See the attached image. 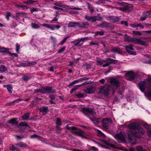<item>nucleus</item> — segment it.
<instances>
[{"mask_svg":"<svg viewBox=\"0 0 151 151\" xmlns=\"http://www.w3.org/2000/svg\"><path fill=\"white\" fill-rule=\"evenodd\" d=\"M34 2L31 0H28L25 1H24L23 3L25 4H32Z\"/></svg>","mask_w":151,"mask_h":151,"instance_id":"33","label":"nucleus"},{"mask_svg":"<svg viewBox=\"0 0 151 151\" xmlns=\"http://www.w3.org/2000/svg\"><path fill=\"white\" fill-rule=\"evenodd\" d=\"M11 14L9 12H8L7 13L6 15V18L8 20H9V17L11 16Z\"/></svg>","mask_w":151,"mask_h":151,"instance_id":"39","label":"nucleus"},{"mask_svg":"<svg viewBox=\"0 0 151 151\" xmlns=\"http://www.w3.org/2000/svg\"><path fill=\"white\" fill-rule=\"evenodd\" d=\"M83 95L82 93H80L76 95V96L78 98H82L83 97Z\"/></svg>","mask_w":151,"mask_h":151,"instance_id":"45","label":"nucleus"},{"mask_svg":"<svg viewBox=\"0 0 151 151\" xmlns=\"http://www.w3.org/2000/svg\"><path fill=\"white\" fill-rule=\"evenodd\" d=\"M145 14L147 16L151 18V11H147Z\"/></svg>","mask_w":151,"mask_h":151,"instance_id":"34","label":"nucleus"},{"mask_svg":"<svg viewBox=\"0 0 151 151\" xmlns=\"http://www.w3.org/2000/svg\"><path fill=\"white\" fill-rule=\"evenodd\" d=\"M132 37H129L127 35H125L124 37V40L125 41L132 42Z\"/></svg>","mask_w":151,"mask_h":151,"instance_id":"19","label":"nucleus"},{"mask_svg":"<svg viewBox=\"0 0 151 151\" xmlns=\"http://www.w3.org/2000/svg\"><path fill=\"white\" fill-rule=\"evenodd\" d=\"M80 25L78 22H70L68 23V26L70 27H74Z\"/></svg>","mask_w":151,"mask_h":151,"instance_id":"12","label":"nucleus"},{"mask_svg":"<svg viewBox=\"0 0 151 151\" xmlns=\"http://www.w3.org/2000/svg\"><path fill=\"white\" fill-rule=\"evenodd\" d=\"M104 32L103 31H100V32H97L95 34L96 35H103L104 34Z\"/></svg>","mask_w":151,"mask_h":151,"instance_id":"35","label":"nucleus"},{"mask_svg":"<svg viewBox=\"0 0 151 151\" xmlns=\"http://www.w3.org/2000/svg\"><path fill=\"white\" fill-rule=\"evenodd\" d=\"M143 33H151V31H142V32Z\"/></svg>","mask_w":151,"mask_h":151,"instance_id":"62","label":"nucleus"},{"mask_svg":"<svg viewBox=\"0 0 151 151\" xmlns=\"http://www.w3.org/2000/svg\"><path fill=\"white\" fill-rule=\"evenodd\" d=\"M116 8L118 9H119L121 10H125V9L123 7H116Z\"/></svg>","mask_w":151,"mask_h":151,"instance_id":"61","label":"nucleus"},{"mask_svg":"<svg viewBox=\"0 0 151 151\" xmlns=\"http://www.w3.org/2000/svg\"><path fill=\"white\" fill-rule=\"evenodd\" d=\"M7 89H8V91L10 93H12V86H11V85H9L7 86Z\"/></svg>","mask_w":151,"mask_h":151,"instance_id":"29","label":"nucleus"},{"mask_svg":"<svg viewBox=\"0 0 151 151\" xmlns=\"http://www.w3.org/2000/svg\"><path fill=\"white\" fill-rule=\"evenodd\" d=\"M130 26L132 27L135 28L137 27V24H131L130 25Z\"/></svg>","mask_w":151,"mask_h":151,"instance_id":"49","label":"nucleus"},{"mask_svg":"<svg viewBox=\"0 0 151 151\" xmlns=\"http://www.w3.org/2000/svg\"><path fill=\"white\" fill-rule=\"evenodd\" d=\"M8 123L14 124L17 123V122L15 119H13L9 120V122H8Z\"/></svg>","mask_w":151,"mask_h":151,"instance_id":"24","label":"nucleus"},{"mask_svg":"<svg viewBox=\"0 0 151 151\" xmlns=\"http://www.w3.org/2000/svg\"><path fill=\"white\" fill-rule=\"evenodd\" d=\"M147 134L149 137L151 138V130H149L147 132Z\"/></svg>","mask_w":151,"mask_h":151,"instance_id":"47","label":"nucleus"},{"mask_svg":"<svg viewBox=\"0 0 151 151\" xmlns=\"http://www.w3.org/2000/svg\"><path fill=\"white\" fill-rule=\"evenodd\" d=\"M110 86H106L101 87V92L105 95H107L109 94Z\"/></svg>","mask_w":151,"mask_h":151,"instance_id":"7","label":"nucleus"},{"mask_svg":"<svg viewBox=\"0 0 151 151\" xmlns=\"http://www.w3.org/2000/svg\"><path fill=\"white\" fill-rule=\"evenodd\" d=\"M60 26L58 25H53V24H50L49 27V29H50L53 30L55 29H58L60 28Z\"/></svg>","mask_w":151,"mask_h":151,"instance_id":"14","label":"nucleus"},{"mask_svg":"<svg viewBox=\"0 0 151 151\" xmlns=\"http://www.w3.org/2000/svg\"><path fill=\"white\" fill-rule=\"evenodd\" d=\"M8 71L7 68L4 65L0 66V72L1 73L4 72H6Z\"/></svg>","mask_w":151,"mask_h":151,"instance_id":"17","label":"nucleus"},{"mask_svg":"<svg viewBox=\"0 0 151 151\" xmlns=\"http://www.w3.org/2000/svg\"><path fill=\"white\" fill-rule=\"evenodd\" d=\"M58 21V19L56 18V17H54L52 21Z\"/></svg>","mask_w":151,"mask_h":151,"instance_id":"64","label":"nucleus"},{"mask_svg":"<svg viewBox=\"0 0 151 151\" xmlns=\"http://www.w3.org/2000/svg\"><path fill=\"white\" fill-rule=\"evenodd\" d=\"M145 63L147 64H149L151 65V60H148L145 61L144 62Z\"/></svg>","mask_w":151,"mask_h":151,"instance_id":"52","label":"nucleus"},{"mask_svg":"<svg viewBox=\"0 0 151 151\" xmlns=\"http://www.w3.org/2000/svg\"><path fill=\"white\" fill-rule=\"evenodd\" d=\"M86 92L88 93H92L93 92L91 90L88 89L87 90Z\"/></svg>","mask_w":151,"mask_h":151,"instance_id":"53","label":"nucleus"},{"mask_svg":"<svg viewBox=\"0 0 151 151\" xmlns=\"http://www.w3.org/2000/svg\"><path fill=\"white\" fill-rule=\"evenodd\" d=\"M56 123V124L57 127L58 128V127L61 125V122L60 119L58 118L57 119Z\"/></svg>","mask_w":151,"mask_h":151,"instance_id":"26","label":"nucleus"},{"mask_svg":"<svg viewBox=\"0 0 151 151\" xmlns=\"http://www.w3.org/2000/svg\"><path fill=\"white\" fill-rule=\"evenodd\" d=\"M87 37H83L80 40L78 41V43H80V42L81 41H83V42H84L86 40H87Z\"/></svg>","mask_w":151,"mask_h":151,"instance_id":"41","label":"nucleus"},{"mask_svg":"<svg viewBox=\"0 0 151 151\" xmlns=\"http://www.w3.org/2000/svg\"><path fill=\"white\" fill-rule=\"evenodd\" d=\"M89 150H93L95 151H98V149L94 146L90 148H89Z\"/></svg>","mask_w":151,"mask_h":151,"instance_id":"38","label":"nucleus"},{"mask_svg":"<svg viewBox=\"0 0 151 151\" xmlns=\"http://www.w3.org/2000/svg\"><path fill=\"white\" fill-rule=\"evenodd\" d=\"M136 149L137 151H146L145 149H142L141 146H137L136 147Z\"/></svg>","mask_w":151,"mask_h":151,"instance_id":"31","label":"nucleus"},{"mask_svg":"<svg viewBox=\"0 0 151 151\" xmlns=\"http://www.w3.org/2000/svg\"><path fill=\"white\" fill-rule=\"evenodd\" d=\"M124 137L125 136L123 132H121L120 134H118L114 136V138L119 141L124 140Z\"/></svg>","mask_w":151,"mask_h":151,"instance_id":"10","label":"nucleus"},{"mask_svg":"<svg viewBox=\"0 0 151 151\" xmlns=\"http://www.w3.org/2000/svg\"><path fill=\"white\" fill-rule=\"evenodd\" d=\"M110 64V62H109L105 64H104L103 65V67H106L108 66Z\"/></svg>","mask_w":151,"mask_h":151,"instance_id":"54","label":"nucleus"},{"mask_svg":"<svg viewBox=\"0 0 151 151\" xmlns=\"http://www.w3.org/2000/svg\"><path fill=\"white\" fill-rule=\"evenodd\" d=\"M54 5L55 6H58L59 7H61L63 8H68L73 9L74 10H80V9L78 8L74 7L73 8L71 6H65L64 5L62 4H60V3H58V2H56V3H55L54 4Z\"/></svg>","mask_w":151,"mask_h":151,"instance_id":"8","label":"nucleus"},{"mask_svg":"<svg viewBox=\"0 0 151 151\" xmlns=\"http://www.w3.org/2000/svg\"><path fill=\"white\" fill-rule=\"evenodd\" d=\"M87 6H88V8L89 9H90L92 8L90 4H89V3H87Z\"/></svg>","mask_w":151,"mask_h":151,"instance_id":"58","label":"nucleus"},{"mask_svg":"<svg viewBox=\"0 0 151 151\" xmlns=\"http://www.w3.org/2000/svg\"><path fill=\"white\" fill-rule=\"evenodd\" d=\"M110 60V62H111L112 61V60L110 58H108L105 60H98L97 62L98 63V64L99 65H101L104 62H106L107 61Z\"/></svg>","mask_w":151,"mask_h":151,"instance_id":"13","label":"nucleus"},{"mask_svg":"<svg viewBox=\"0 0 151 151\" xmlns=\"http://www.w3.org/2000/svg\"><path fill=\"white\" fill-rule=\"evenodd\" d=\"M29 113H26L22 116L23 120H27L29 119Z\"/></svg>","mask_w":151,"mask_h":151,"instance_id":"22","label":"nucleus"},{"mask_svg":"<svg viewBox=\"0 0 151 151\" xmlns=\"http://www.w3.org/2000/svg\"><path fill=\"white\" fill-rule=\"evenodd\" d=\"M16 145L17 146H19L20 147H23L24 146V145L23 143L21 142H20L19 143H17V144H16Z\"/></svg>","mask_w":151,"mask_h":151,"instance_id":"40","label":"nucleus"},{"mask_svg":"<svg viewBox=\"0 0 151 151\" xmlns=\"http://www.w3.org/2000/svg\"><path fill=\"white\" fill-rule=\"evenodd\" d=\"M97 144V145L99 146H100L102 148H116L118 149H119V148L118 147H116L114 145H111L110 143L106 142L105 141H102V144L103 145H102L100 144V143H99V142H97V141H94Z\"/></svg>","mask_w":151,"mask_h":151,"instance_id":"4","label":"nucleus"},{"mask_svg":"<svg viewBox=\"0 0 151 151\" xmlns=\"http://www.w3.org/2000/svg\"><path fill=\"white\" fill-rule=\"evenodd\" d=\"M8 51V49L7 48H3L0 47V52H7Z\"/></svg>","mask_w":151,"mask_h":151,"instance_id":"30","label":"nucleus"},{"mask_svg":"<svg viewBox=\"0 0 151 151\" xmlns=\"http://www.w3.org/2000/svg\"><path fill=\"white\" fill-rule=\"evenodd\" d=\"M82 110L84 113L87 112L92 114H93L94 113L93 110L88 108H83V109Z\"/></svg>","mask_w":151,"mask_h":151,"instance_id":"15","label":"nucleus"},{"mask_svg":"<svg viewBox=\"0 0 151 151\" xmlns=\"http://www.w3.org/2000/svg\"><path fill=\"white\" fill-rule=\"evenodd\" d=\"M99 82L102 83H104L105 82V80L104 79H102L99 81Z\"/></svg>","mask_w":151,"mask_h":151,"instance_id":"60","label":"nucleus"},{"mask_svg":"<svg viewBox=\"0 0 151 151\" xmlns=\"http://www.w3.org/2000/svg\"><path fill=\"white\" fill-rule=\"evenodd\" d=\"M128 53L132 55H136V52H131L130 51V52Z\"/></svg>","mask_w":151,"mask_h":151,"instance_id":"56","label":"nucleus"},{"mask_svg":"<svg viewBox=\"0 0 151 151\" xmlns=\"http://www.w3.org/2000/svg\"><path fill=\"white\" fill-rule=\"evenodd\" d=\"M81 80V79H78V80H76L75 81L71 83H70V85H72L77 83L78 82H79V81H80Z\"/></svg>","mask_w":151,"mask_h":151,"instance_id":"42","label":"nucleus"},{"mask_svg":"<svg viewBox=\"0 0 151 151\" xmlns=\"http://www.w3.org/2000/svg\"><path fill=\"white\" fill-rule=\"evenodd\" d=\"M110 82L113 86L114 89H116L119 86V81L115 79H110Z\"/></svg>","mask_w":151,"mask_h":151,"instance_id":"9","label":"nucleus"},{"mask_svg":"<svg viewBox=\"0 0 151 151\" xmlns=\"http://www.w3.org/2000/svg\"><path fill=\"white\" fill-rule=\"evenodd\" d=\"M65 48H66V47H62V48L58 50V53H61V52H63L64 51V50H65Z\"/></svg>","mask_w":151,"mask_h":151,"instance_id":"37","label":"nucleus"},{"mask_svg":"<svg viewBox=\"0 0 151 151\" xmlns=\"http://www.w3.org/2000/svg\"><path fill=\"white\" fill-rule=\"evenodd\" d=\"M144 12L143 14H144V17H140V20L142 21H144V20H145V19H146V18L147 17H148L147 16H146V15L145 14H146V12Z\"/></svg>","mask_w":151,"mask_h":151,"instance_id":"28","label":"nucleus"},{"mask_svg":"<svg viewBox=\"0 0 151 151\" xmlns=\"http://www.w3.org/2000/svg\"><path fill=\"white\" fill-rule=\"evenodd\" d=\"M139 87L142 92H144L145 89L147 91L145 92V95L149 100H151V78L140 81Z\"/></svg>","mask_w":151,"mask_h":151,"instance_id":"2","label":"nucleus"},{"mask_svg":"<svg viewBox=\"0 0 151 151\" xmlns=\"http://www.w3.org/2000/svg\"><path fill=\"white\" fill-rule=\"evenodd\" d=\"M103 126L104 127H105V128H107V126L106 124H105V123L104 122L103 124Z\"/></svg>","mask_w":151,"mask_h":151,"instance_id":"63","label":"nucleus"},{"mask_svg":"<svg viewBox=\"0 0 151 151\" xmlns=\"http://www.w3.org/2000/svg\"><path fill=\"white\" fill-rule=\"evenodd\" d=\"M97 135L99 137H104V134L102 133L99 130L97 129Z\"/></svg>","mask_w":151,"mask_h":151,"instance_id":"25","label":"nucleus"},{"mask_svg":"<svg viewBox=\"0 0 151 151\" xmlns=\"http://www.w3.org/2000/svg\"><path fill=\"white\" fill-rule=\"evenodd\" d=\"M37 10V9L36 8H33L31 9V12H32L34 11H36Z\"/></svg>","mask_w":151,"mask_h":151,"instance_id":"59","label":"nucleus"},{"mask_svg":"<svg viewBox=\"0 0 151 151\" xmlns=\"http://www.w3.org/2000/svg\"><path fill=\"white\" fill-rule=\"evenodd\" d=\"M50 98L52 99H55V97L53 95H51L49 96Z\"/></svg>","mask_w":151,"mask_h":151,"instance_id":"55","label":"nucleus"},{"mask_svg":"<svg viewBox=\"0 0 151 151\" xmlns=\"http://www.w3.org/2000/svg\"><path fill=\"white\" fill-rule=\"evenodd\" d=\"M137 75L136 73L133 71H129L126 73L125 77L127 80H132L136 77Z\"/></svg>","mask_w":151,"mask_h":151,"instance_id":"6","label":"nucleus"},{"mask_svg":"<svg viewBox=\"0 0 151 151\" xmlns=\"http://www.w3.org/2000/svg\"><path fill=\"white\" fill-rule=\"evenodd\" d=\"M132 42L135 44H139L142 46L147 45L145 41L141 40L140 38H138L132 37Z\"/></svg>","mask_w":151,"mask_h":151,"instance_id":"5","label":"nucleus"},{"mask_svg":"<svg viewBox=\"0 0 151 151\" xmlns=\"http://www.w3.org/2000/svg\"><path fill=\"white\" fill-rule=\"evenodd\" d=\"M41 112L47 113L48 111V107L47 106H43L40 109Z\"/></svg>","mask_w":151,"mask_h":151,"instance_id":"20","label":"nucleus"},{"mask_svg":"<svg viewBox=\"0 0 151 151\" xmlns=\"http://www.w3.org/2000/svg\"><path fill=\"white\" fill-rule=\"evenodd\" d=\"M16 51L17 52H18L19 51L20 49V46L18 45L17 44L16 45Z\"/></svg>","mask_w":151,"mask_h":151,"instance_id":"51","label":"nucleus"},{"mask_svg":"<svg viewBox=\"0 0 151 151\" xmlns=\"http://www.w3.org/2000/svg\"><path fill=\"white\" fill-rule=\"evenodd\" d=\"M132 32L133 34L137 35H142L141 33L138 31H133Z\"/></svg>","mask_w":151,"mask_h":151,"instance_id":"32","label":"nucleus"},{"mask_svg":"<svg viewBox=\"0 0 151 151\" xmlns=\"http://www.w3.org/2000/svg\"><path fill=\"white\" fill-rule=\"evenodd\" d=\"M139 27L140 29H143L144 28V26L141 23L137 24V27Z\"/></svg>","mask_w":151,"mask_h":151,"instance_id":"44","label":"nucleus"},{"mask_svg":"<svg viewBox=\"0 0 151 151\" xmlns=\"http://www.w3.org/2000/svg\"><path fill=\"white\" fill-rule=\"evenodd\" d=\"M23 80L24 81H27L29 79V77L28 76H24L23 77Z\"/></svg>","mask_w":151,"mask_h":151,"instance_id":"46","label":"nucleus"},{"mask_svg":"<svg viewBox=\"0 0 151 151\" xmlns=\"http://www.w3.org/2000/svg\"><path fill=\"white\" fill-rule=\"evenodd\" d=\"M19 125L22 126H27V124L25 122H21L19 124Z\"/></svg>","mask_w":151,"mask_h":151,"instance_id":"48","label":"nucleus"},{"mask_svg":"<svg viewBox=\"0 0 151 151\" xmlns=\"http://www.w3.org/2000/svg\"><path fill=\"white\" fill-rule=\"evenodd\" d=\"M111 51L114 53H121V51L120 49L117 47L113 48Z\"/></svg>","mask_w":151,"mask_h":151,"instance_id":"18","label":"nucleus"},{"mask_svg":"<svg viewBox=\"0 0 151 151\" xmlns=\"http://www.w3.org/2000/svg\"><path fill=\"white\" fill-rule=\"evenodd\" d=\"M31 27L33 29H37L40 28V25L38 24L33 23L31 24Z\"/></svg>","mask_w":151,"mask_h":151,"instance_id":"21","label":"nucleus"},{"mask_svg":"<svg viewBox=\"0 0 151 151\" xmlns=\"http://www.w3.org/2000/svg\"><path fill=\"white\" fill-rule=\"evenodd\" d=\"M10 149L12 151H17L18 149L16 148L14 145H12L10 147Z\"/></svg>","mask_w":151,"mask_h":151,"instance_id":"27","label":"nucleus"},{"mask_svg":"<svg viewBox=\"0 0 151 151\" xmlns=\"http://www.w3.org/2000/svg\"><path fill=\"white\" fill-rule=\"evenodd\" d=\"M73 151H89V150H79L78 149H73Z\"/></svg>","mask_w":151,"mask_h":151,"instance_id":"57","label":"nucleus"},{"mask_svg":"<svg viewBox=\"0 0 151 151\" xmlns=\"http://www.w3.org/2000/svg\"><path fill=\"white\" fill-rule=\"evenodd\" d=\"M127 127L131 129L128 132L129 138L131 141L134 137H141L145 133L144 129L140 127L138 123H130Z\"/></svg>","mask_w":151,"mask_h":151,"instance_id":"1","label":"nucleus"},{"mask_svg":"<svg viewBox=\"0 0 151 151\" xmlns=\"http://www.w3.org/2000/svg\"><path fill=\"white\" fill-rule=\"evenodd\" d=\"M85 19L91 22H94L96 20L99 21V19L97 18L96 16L89 17L86 15L85 17Z\"/></svg>","mask_w":151,"mask_h":151,"instance_id":"11","label":"nucleus"},{"mask_svg":"<svg viewBox=\"0 0 151 151\" xmlns=\"http://www.w3.org/2000/svg\"><path fill=\"white\" fill-rule=\"evenodd\" d=\"M68 37L67 36V37H66L63 40L61 41V42L59 44V45H62L64 43V42H65V41L67 40V38H68Z\"/></svg>","mask_w":151,"mask_h":151,"instance_id":"36","label":"nucleus"},{"mask_svg":"<svg viewBox=\"0 0 151 151\" xmlns=\"http://www.w3.org/2000/svg\"><path fill=\"white\" fill-rule=\"evenodd\" d=\"M42 25L44 26V27L49 28L50 24H42Z\"/></svg>","mask_w":151,"mask_h":151,"instance_id":"50","label":"nucleus"},{"mask_svg":"<svg viewBox=\"0 0 151 151\" xmlns=\"http://www.w3.org/2000/svg\"><path fill=\"white\" fill-rule=\"evenodd\" d=\"M36 64V61H31V62H30L28 64H25L24 65H23L24 66H31L32 65H35Z\"/></svg>","mask_w":151,"mask_h":151,"instance_id":"23","label":"nucleus"},{"mask_svg":"<svg viewBox=\"0 0 151 151\" xmlns=\"http://www.w3.org/2000/svg\"><path fill=\"white\" fill-rule=\"evenodd\" d=\"M21 101V99H18L14 101L13 102L11 103V104H12L16 103H18Z\"/></svg>","mask_w":151,"mask_h":151,"instance_id":"43","label":"nucleus"},{"mask_svg":"<svg viewBox=\"0 0 151 151\" xmlns=\"http://www.w3.org/2000/svg\"><path fill=\"white\" fill-rule=\"evenodd\" d=\"M133 45H130L129 46L125 45L124 47H125L126 48V50L128 52H129L130 51L129 50V49L131 50H134V49L133 47Z\"/></svg>","mask_w":151,"mask_h":151,"instance_id":"16","label":"nucleus"},{"mask_svg":"<svg viewBox=\"0 0 151 151\" xmlns=\"http://www.w3.org/2000/svg\"><path fill=\"white\" fill-rule=\"evenodd\" d=\"M36 93L40 92L42 93H53L55 92V90L54 89L51 87H45L41 88H39L35 90Z\"/></svg>","mask_w":151,"mask_h":151,"instance_id":"3","label":"nucleus"}]
</instances>
